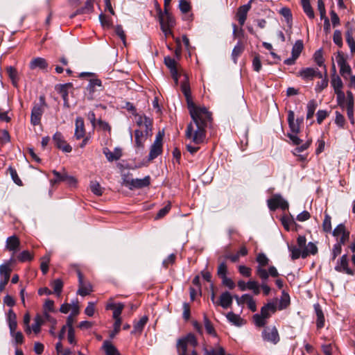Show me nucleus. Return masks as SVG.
<instances>
[{
	"label": "nucleus",
	"mask_w": 355,
	"mask_h": 355,
	"mask_svg": "<svg viewBox=\"0 0 355 355\" xmlns=\"http://www.w3.org/2000/svg\"><path fill=\"white\" fill-rule=\"evenodd\" d=\"M11 336L15 339L17 344H21L24 342V336L21 331L10 332Z\"/></svg>",
	"instance_id": "052dcab7"
},
{
	"label": "nucleus",
	"mask_w": 355,
	"mask_h": 355,
	"mask_svg": "<svg viewBox=\"0 0 355 355\" xmlns=\"http://www.w3.org/2000/svg\"><path fill=\"white\" fill-rule=\"evenodd\" d=\"M135 120L137 125L141 128L140 130H144L146 135H148L149 132L151 130V119L146 116L137 115Z\"/></svg>",
	"instance_id": "4468645a"
},
{
	"label": "nucleus",
	"mask_w": 355,
	"mask_h": 355,
	"mask_svg": "<svg viewBox=\"0 0 355 355\" xmlns=\"http://www.w3.org/2000/svg\"><path fill=\"white\" fill-rule=\"evenodd\" d=\"M17 259L21 262H25L33 259V255L28 250L21 252L18 256Z\"/></svg>",
	"instance_id": "5fc2aeb1"
},
{
	"label": "nucleus",
	"mask_w": 355,
	"mask_h": 355,
	"mask_svg": "<svg viewBox=\"0 0 355 355\" xmlns=\"http://www.w3.org/2000/svg\"><path fill=\"white\" fill-rule=\"evenodd\" d=\"M44 106H46L45 98L44 96H40V104L35 105L31 112V120L34 125H38L40 123Z\"/></svg>",
	"instance_id": "0eeeda50"
},
{
	"label": "nucleus",
	"mask_w": 355,
	"mask_h": 355,
	"mask_svg": "<svg viewBox=\"0 0 355 355\" xmlns=\"http://www.w3.org/2000/svg\"><path fill=\"white\" fill-rule=\"evenodd\" d=\"M103 153L109 162L116 161L122 156V152L120 148H115L112 152L105 148L103 149Z\"/></svg>",
	"instance_id": "b1692460"
},
{
	"label": "nucleus",
	"mask_w": 355,
	"mask_h": 355,
	"mask_svg": "<svg viewBox=\"0 0 355 355\" xmlns=\"http://www.w3.org/2000/svg\"><path fill=\"white\" fill-rule=\"evenodd\" d=\"M53 173L55 176V179L54 180H51L52 183L65 182L68 185L75 187L78 182L77 179L75 177L69 175L65 172L60 173L56 171H53Z\"/></svg>",
	"instance_id": "6e6552de"
},
{
	"label": "nucleus",
	"mask_w": 355,
	"mask_h": 355,
	"mask_svg": "<svg viewBox=\"0 0 355 355\" xmlns=\"http://www.w3.org/2000/svg\"><path fill=\"white\" fill-rule=\"evenodd\" d=\"M164 64L170 69L172 78L174 80L175 85H177L178 84L179 73L177 69L176 61L173 58L168 56L164 58Z\"/></svg>",
	"instance_id": "f8f14e48"
},
{
	"label": "nucleus",
	"mask_w": 355,
	"mask_h": 355,
	"mask_svg": "<svg viewBox=\"0 0 355 355\" xmlns=\"http://www.w3.org/2000/svg\"><path fill=\"white\" fill-rule=\"evenodd\" d=\"M198 345L196 336L192 334H189L186 336L179 338L177 341V352L178 355H189L187 353V347H195ZM191 355H198L196 350H193Z\"/></svg>",
	"instance_id": "f03ea898"
},
{
	"label": "nucleus",
	"mask_w": 355,
	"mask_h": 355,
	"mask_svg": "<svg viewBox=\"0 0 355 355\" xmlns=\"http://www.w3.org/2000/svg\"><path fill=\"white\" fill-rule=\"evenodd\" d=\"M51 286L53 287L56 295L60 297L63 288V282L62 280L60 279H56L51 283Z\"/></svg>",
	"instance_id": "4c0bfd02"
},
{
	"label": "nucleus",
	"mask_w": 355,
	"mask_h": 355,
	"mask_svg": "<svg viewBox=\"0 0 355 355\" xmlns=\"http://www.w3.org/2000/svg\"><path fill=\"white\" fill-rule=\"evenodd\" d=\"M55 349L58 355H70L71 354V352L69 349L63 347L60 341L56 344Z\"/></svg>",
	"instance_id": "8fccbe9b"
},
{
	"label": "nucleus",
	"mask_w": 355,
	"mask_h": 355,
	"mask_svg": "<svg viewBox=\"0 0 355 355\" xmlns=\"http://www.w3.org/2000/svg\"><path fill=\"white\" fill-rule=\"evenodd\" d=\"M8 171L10 172V176L14 181V182L17 184L18 186H22V182L20 180L19 177L18 176V174L15 168L10 166L8 168Z\"/></svg>",
	"instance_id": "864d4df0"
},
{
	"label": "nucleus",
	"mask_w": 355,
	"mask_h": 355,
	"mask_svg": "<svg viewBox=\"0 0 355 355\" xmlns=\"http://www.w3.org/2000/svg\"><path fill=\"white\" fill-rule=\"evenodd\" d=\"M171 208V203L168 202L164 207H163L158 211L157 216H155V219H159L166 216L170 211Z\"/></svg>",
	"instance_id": "13d9d810"
},
{
	"label": "nucleus",
	"mask_w": 355,
	"mask_h": 355,
	"mask_svg": "<svg viewBox=\"0 0 355 355\" xmlns=\"http://www.w3.org/2000/svg\"><path fill=\"white\" fill-rule=\"evenodd\" d=\"M289 251L291 252V257L293 260L302 257L303 249L295 246H289Z\"/></svg>",
	"instance_id": "79ce46f5"
},
{
	"label": "nucleus",
	"mask_w": 355,
	"mask_h": 355,
	"mask_svg": "<svg viewBox=\"0 0 355 355\" xmlns=\"http://www.w3.org/2000/svg\"><path fill=\"white\" fill-rule=\"evenodd\" d=\"M334 42L339 47L343 46V38L341 32L339 30H336L333 35Z\"/></svg>",
	"instance_id": "4d7b16f0"
},
{
	"label": "nucleus",
	"mask_w": 355,
	"mask_h": 355,
	"mask_svg": "<svg viewBox=\"0 0 355 355\" xmlns=\"http://www.w3.org/2000/svg\"><path fill=\"white\" fill-rule=\"evenodd\" d=\"M335 270L340 272H345L353 275L354 271L348 267V260L347 255H343L335 266Z\"/></svg>",
	"instance_id": "dca6fc26"
},
{
	"label": "nucleus",
	"mask_w": 355,
	"mask_h": 355,
	"mask_svg": "<svg viewBox=\"0 0 355 355\" xmlns=\"http://www.w3.org/2000/svg\"><path fill=\"white\" fill-rule=\"evenodd\" d=\"M317 107H318V104L315 100H311V101H309V103L307 104V114H306L307 119H310L313 116Z\"/></svg>",
	"instance_id": "ea45409f"
},
{
	"label": "nucleus",
	"mask_w": 355,
	"mask_h": 355,
	"mask_svg": "<svg viewBox=\"0 0 355 355\" xmlns=\"http://www.w3.org/2000/svg\"><path fill=\"white\" fill-rule=\"evenodd\" d=\"M346 41L350 48L351 51H355V41L352 34L349 31H347L346 33Z\"/></svg>",
	"instance_id": "e2e57ef3"
},
{
	"label": "nucleus",
	"mask_w": 355,
	"mask_h": 355,
	"mask_svg": "<svg viewBox=\"0 0 355 355\" xmlns=\"http://www.w3.org/2000/svg\"><path fill=\"white\" fill-rule=\"evenodd\" d=\"M148 135H146L144 130H136L135 131V145L138 148H143L144 144L146 140V137Z\"/></svg>",
	"instance_id": "bb28decb"
},
{
	"label": "nucleus",
	"mask_w": 355,
	"mask_h": 355,
	"mask_svg": "<svg viewBox=\"0 0 355 355\" xmlns=\"http://www.w3.org/2000/svg\"><path fill=\"white\" fill-rule=\"evenodd\" d=\"M159 22L162 31L166 35L171 33V28L175 25V19L168 12V8L164 9V13L159 15Z\"/></svg>",
	"instance_id": "39448f33"
},
{
	"label": "nucleus",
	"mask_w": 355,
	"mask_h": 355,
	"mask_svg": "<svg viewBox=\"0 0 355 355\" xmlns=\"http://www.w3.org/2000/svg\"><path fill=\"white\" fill-rule=\"evenodd\" d=\"M258 266L256 267V273L261 280L268 279V273L264 267L268 264L269 259L263 253H259L257 256Z\"/></svg>",
	"instance_id": "423d86ee"
},
{
	"label": "nucleus",
	"mask_w": 355,
	"mask_h": 355,
	"mask_svg": "<svg viewBox=\"0 0 355 355\" xmlns=\"http://www.w3.org/2000/svg\"><path fill=\"white\" fill-rule=\"evenodd\" d=\"M276 304L274 302H268L264 305L261 309V313L253 316L255 324L259 327H263L266 324V320L276 311Z\"/></svg>",
	"instance_id": "7ed1b4c3"
},
{
	"label": "nucleus",
	"mask_w": 355,
	"mask_h": 355,
	"mask_svg": "<svg viewBox=\"0 0 355 355\" xmlns=\"http://www.w3.org/2000/svg\"><path fill=\"white\" fill-rule=\"evenodd\" d=\"M162 152V144L153 143L151 146L149 153V159L152 160L156 158Z\"/></svg>",
	"instance_id": "473e14b6"
},
{
	"label": "nucleus",
	"mask_w": 355,
	"mask_h": 355,
	"mask_svg": "<svg viewBox=\"0 0 355 355\" xmlns=\"http://www.w3.org/2000/svg\"><path fill=\"white\" fill-rule=\"evenodd\" d=\"M78 290L77 294L81 296H86L92 292V286L90 283L85 282L83 280V275L80 272H78Z\"/></svg>",
	"instance_id": "9b49d317"
},
{
	"label": "nucleus",
	"mask_w": 355,
	"mask_h": 355,
	"mask_svg": "<svg viewBox=\"0 0 355 355\" xmlns=\"http://www.w3.org/2000/svg\"><path fill=\"white\" fill-rule=\"evenodd\" d=\"M7 73L8 74L9 78H10L12 85L15 87H17L18 85V73L17 69L13 67H8L6 68Z\"/></svg>",
	"instance_id": "c9c22d12"
},
{
	"label": "nucleus",
	"mask_w": 355,
	"mask_h": 355,
	"mask_svg": "<svg viewBox=\"0 0 355 355\" xmlns=\"http://www.w3.org/2000/svg\"><path fill=\"white\" fill-rule=\"evenodd\" d=\"M29 67L32 70L35 69H40L44 70L48 67V63L44 58L37 57V58H33L31 61V62L29 64Z\"/></svg>",
	"instance_id": "a878e982"
},
{
	"label": "nucleus",
	"mask_w": 355,
	"mask_h": 355,
	"mask_svg": "<svg viewBox=\"0 0 355 355\" xmlns=\"http://www.w3.org/2000/svg\"><path fill=\"white\" fill-rule=\"evenodd\" d=\"M244 51V45L243 44L239 41L237 42L236 45L234 47L232 52V58L234 63L237 62L238 58L241 55V53Z\"/></svg>",
	"instance_id": "2f4dec72"
},
{
	"label": "nucleus",
	"mask_w": 355,
	"mask_h": 355,
	"mask_svg": "<svg viewBox=\"0 0 355 355\" xmlns=\"http://www.w3.org/2000/svg\"><path fill=\"white\" fill-rule=\"evenodd\" d=\"M331 216L325 213L324 218L322 223V229L325 232H331Z\"/></svg>",
	"instance_id": "49530a36"
},
{
	"label": "nucleus",
	"mask_w": 355,
	"mask_h": 355,
	"mask_svg": "<svg viewBox=\"0 0 355 355\" xmlns=\"http://www.w3.org/2000/svg\"><path fill=\"white\" fill-rule=\"evenodd\" d=\"M331 86L334 89V92L338 91H343L342 88L343 87V84L340 78L337 75H333L331 81Z\"/></svg>",
	"instance_id": "e433bc0d"
},
{
	"label": "nucleus",
	"mask_w": 355,
	"mask_h": 355,
	"mask_svg": "<svg viewBox=\"0 0 355 355\" xmlns=\"http://www.w3.org/2000/svg\"><path fill=\"white\" fill-rule=\"evenodd\" d=\"M20 245L19 239L16 236H12L6 239V248L8 250L15 253Z\"/></svg>",
	"instance_id": "393cba45"
},
{
	"label": "nucleus",
	"mask_w": 355,
	"mask_h": 355,
	"mask_svg": "<svg viewBox=\"0 0 355 355\" xmlns=\"http://www.w3.org/2000/svg\"><path fill=\"white\" fill-rule=\"evenodd\" d=\"M179 8L182 12H188L191 9L189 0H180L179 3Z\"/></svg>",
	"instance_id": "6e6d98bb"
},
{
	"label": "nucleus",
	"mask_w": 355,
	"mask_h": 355,
	"mask_svg": "<svg viewBox=\"0 0 355 355\" xmlns=\"http://www.w3.org/2000/svg\"><path fill=\"white\" fill-rule=\"evenodd\" d=\"M103 89V87L102 85V82L100 79L94 78L89 79V83L87 86V90L89 91L91 98H93V96L95 92L102 91Z\"/></svg>",
	"instance_id": "412c9836"
},
{
	"label": "nucleus",
	"mask_w": 355,
	"mask_h": 355,
	"mask_svg": "<svg viewBox=\"0 0 355 355\" xmlns=\"http://www.w3.org/2000/svg\"><path fill=\"white\" fill-rule=\"evenodd\" d=\"M123 184L130 189H142L148 187L150 184V177L147 175L144 178L131 179L127 176L123 178Z\"/></svg>",
	"instance_id": "20e7f679"
},
{
	"label": "nucleus",
	"mask_w": 355,
	"mask_h": 355,
	"mask_svg": "<svg viewBox=\"0 0 355 355\" xmlns=\"http://www.w3.org/2000/svg\"><path fill=\"white\" fill-rule=\"evenodd\" d=\"M345 120L342 114H340L339 112H336V119H335V123L340 128H343L345 124Z\"/></svg>",
	"instance_id": "0e129e2a"
},
{
	"label": "nucleus",
	"mask_w": 355,
	"mask_h": 355,
	"mask_svg": "<svg viewBox=\"0 0 355 355\" xmlns=\"http://www.w3.org/2000/svg\"><path fill=\"white\" fill-rule=\"evenodd\" d=\"M208 354L209 355H225V352L222 347L218 346L216 349L208 350Z\"/></svg>",
	"instance_id": "774afa93"
},
{
	"label": "nucleus",
	"mask_w": 355,
	"mask_h": 355,
	"mask_svg": "<svg viewBox=\"0 0 355 355\" xmlns=\"http://www.w3.org/2000/svg\"><path fill=\"white\" fill-rule=\"evenodd\" d=\"M12 261L13 259H10L8 262L0 265V277L1 279L9 281L12 272L11 264Z\"/></svg>",
	"instance_id": "4be33fe9"
},
{
	"label": "nucleus",
	"mask_w": 355,
	"mask_h": 355,
	"mask_svg": "<svg viewBox=\"0 0 355 355\" xmlns=\"http://www.w3.org/2000/svg\"><path fill=\"white\" fill-rule=\"evenodd\" d=\"M50 262V257L49 255L44 256L41 259L40 268L43 274H46L49 270V264Z\"/></svg>",
	"instance_id": "09e8293b"
},
{
	"label": "nucleus",
	"mask_w": 355,
	"mask_h": 355,
	"mask_svg": "<svg viewBox=\"0 0 355 355\" xmlns=\"http://www.w3.org/2000/svg\"><path fill=\"white\" fill-rule=\"evenodd\" d=\"M232 301L233 297L230 293L226 291L220 295L219 300L216 302V305L220 306L223 309H228L232 306Z\"/></svg>",
	"instance_id": "a211bd4d"
},
{
	"label": "nucleus",
	"mask_w": 355,
	"mask_h": 355,
	"mask_svg": "<svg viewBox=\"0 0 355 355\" xmlns=\"http://www.w3.org/2000/svg\"><path fill=\"white\" fill-rule=\"evenodd\" d=\"M346 232L345 227L343 224H340L336 226V227L333 231V235L339 238L340 235L343 234Z\"/></svg>",
	"instance_id": "680f3d73"
},
{
	"label": "nucleus",
	"mask_w": 355,
	"mask_h": 355,
	"mask_svg": "<svg viewBox=\"0 0 355 355\" xmlns=\"http://www.w3.org/2000/svg\"><path fill=\"white\" fill-rule=\"evenodd\" d=\"M248 290L253 292L254 295H259L260 293V286L257 282L254 280H250L248 282Z\"/></svg>",
	"instance_id": "de8ad7c7"
},
{
	"label": "nucleus",
	"mask_w": 355,
	"mask_h": 355,
	"mask_svg": "<svg viewBox=\"0 0 355 355\" xmlns=\"http://www.w3.org/2000/svg\"><path fill=\"white\" fill-rule=\"evenodd\" d=\"M299 73L300 76L304 79H312L316 76H318L319 78L322 77V75L320 72H318L316 69L311 67L303 69Z\"/></svg>",
	"instance_id": "cd10ccee"
},
{
	"label": "nucleus",
	"mask_w": 355,
	"mask_h": 355,
	"mask_svg": "<svg viewBox=\"0 0 355 355\" xmlns=\"http://www.w3.org/2000/svg\"><path fill=\"white\" fill-rule=\"evenodd\" d=\"M75 133L74 137L76 139H80L85 136V128L84 120L81 117H77L75 122Z\"/></svg>",
	"instance_id": "6ab92c4d"
},
{
	"label": "nucleus",
	"mask_w": 355,
	"mask_h": 355,
	"mask_svg": "<svg viewBox=\"0 0 355 355\" xmlns=\"http://www.w3.org/2000/svg\"><path fill=\"white\" fill-rule=\"evenodd\" d=\"M54 302L51 300H46L43 305V312L54 313Z\"/></svg>",
	"instance_id": "603ef678"
},
{
	"label": "nucleus",
	"mask_w": 355,
	"mask_h": 355,
	"mask_svg": "<svg viewBox=\"0 0 355 355\" xmlns=\"http://www.w3.org/2000/svg\"><path fill=\"white\" fill-rule=\"evenodd\" d=\"M335 94H336L338 105L343 107L345 101V93L343 91H338L336 92Z\"/></svg>",
	"instance_id": "338daca9"
},
{
	"label": "nucleus",
	"mask_w": 355,
	"mask_h": 355,
	"mask_svg": "<svg viewBox=\"0 0 355 355\" xmlns=\"http://www.w3.org/2000/svg\"><path fill=\"white\" fill-rule=\"evenodd\" d=\"M89 187L92 192L94 194L98 196H100L103 194V189L97 181H91Z\"/></svg>",
	"instance_id": "c03bdc74"
},
{
	"label": "nucleus",
	"mask_w": 355,
	"mask_h": 355,
	"mask_svg": "<svg viewBox=\"0 0 355 355\" xmlns=\"http://www.w3.org/2000/svg\"><path fill=\"white\" fill-rule=\"evenodd\" d=\"M148 320V318L146 315L141 317L139 321L135 322L131 334L140 335Z\"/></svg>",
	"instance_id": "c85d7f7f"
},
{
	"label": "nucleus",
	"mask_w": 355,
	"mask_h": 355,
	"mask_svg": "<svg viewBox=\"0 0 355 355\" xmlns=\"http://www.w3.org/2000/svg\"><path fill=\"white\" fill-rule=\"evenodd\" d=\"M303 119H297L295 121L294 112L290 110L288 112V122L291 131L293 133L297 134L300 131V124L302 123Z\"/></svg>",
	"instance_id": "2eb2a0df"
},
{
	"label": "nucleus",
	"mask_w": 355,
	"mask_h": 355,
	"mask_svg": "<svg viewBox=\"0 0 355 355\" xmlns=\"http://www.w3.org/2000/svg\"><path fill=\"white\" fill-rule=\"evenodd\" d=\"M336 60L338 66L340 67V73L341 76L345 78L346 76L350 75L352 69L345 58L339 53L336 58Z\"/></svg>",
	"instance_id": "f3484780"
},
{
	"label": "nucleus",
	"mask_w": 355,
	"mask_h": 355,
	"mask_svg": "<svg viewBox=\"0 0 355 355\" xmlns=\"http://www.w3.org/2000/svg\"><path fill=\"white\" fill-rule=\"evenodd\" d=\"M302 6H303L304 12L306 14V15L310 19H313L315 17L314 12H313V8L309 3V0H302Z\"/></svg>",
	"instance_id": "37998d69"
},
{
	"label": "nucleus",
	"mask_w": 355,
	"mask_h": 355,
	"mask_svg": "<svg viewBox=\"0 0 355 355\" xmlns=\"http://www.w3.org/2000/svg\"><path fill=\"white\" fill-rule=\"evenodd\" d=\"M239 272L245 277H250L252 273V270L250 268L247 267L243 265H241L239 266Z\"/></svg>",
	"instance_id": "69168bd1"
},
{
	"label": "nucleus",
	"mask_w": 355,
	"mask_h": 355,
	"mask_svg": "<svg viewBox=\"0 0 355 355\" xmlns=\"http://www.w3.org/2000/svg\"><path fill=\"white\" fill-rule=\"evenodd\" d=\"M303 42L302 40H297L294 44L292 49V55L294 58H297L303 49Z\"/></svg>",
	"instance_id": "58836bf2"
},
{
	"label": "nucleus",
	"mask_w": 355,
	"mask_h": 355,
	"mask_svg": "<svg viewBox=\"0 0 355 355\" xmlns=\"http://www.w3.org/2000/svg\"><path fill=\"white\" fill-rule=\"evenodd\" d=\"M318 252L316 245L312 242H309L303 249L302 258H306L310 254H315Z\"/></svg>",
	"instance_id": "f704fd0d"
},
{
	"label": "nucleus",
	"mask_w": 355,
	"mask_h": 355,
	"mask_svg": "<svg viewBox=\"0 0 355 355\" xmlns=\"http://www.w3.org/2000/svg\"><path fill=\"white\" fill-rule=\"evenodd\" d=\"M8 323L10 332H14L17 327V315L14 311L10 309L8 313Z\"/></svg>",
	"instance_id": "7c9ffc66"
},
{
	"label": "nucleus",
	"mask_w": 355,
	"mask_h": 355,
	"mask_svg": "<svg viewBox=\"0 0 355 355\" xmlns=\"http://www.w3.org/2000/svg\"><path fill=\"white\" fill-rule=\"evenodd\" d=\"M187 107L193 123L188 125L186 137L195 144H200L205 138V127L211 119V113L205 107L197 106L195 103Z\"/></svg>",
	"instance_id": "f257e3e1"
},
{
	"label": "nucleus",
	"mask_w": 355,
	"mask_h": 355,
	"mask_svg": "<svg viewBox=\"0 0 355 355\" xmlns=\"http://www.w3.org/2000/svg\"><path fill=\"white\" fill-rule=\"evenodd\" d=\"M250 2L245 5L241 6L238 8L236 12V17L241 26H243L245 24V20L247 19L248 12L250 10Z\"/></svg>",
	"instance_id": "aec40b11"
},
{
	"label": "nucleus",
	"mask_w": 355,
	"mask_h": 355,
	"mask_svg": "<svg viewBox=\"0 0 355 355\" xmlns=\"http://www.w3.org/2000/svg\"><path fill=\"white\" fill-rule=\"evenodd\" d=\"M228 321L236 326H241L243 323V320L239 315L235 314L233 312H229L226 315Z\"/></svg>",
	"instance_id": "72a5a7b5"
},
{
	"label": "nucleus",
	"mask_w": 355,
	"mask_h": 355,
	"mask_svg": "<svg viewBox=\"0 0 355 355\" xmlns=\"http://www.w3.org/2000/svg\"><path fill=\"white\" fill-rule=\"evenodd\" d=\"M103 347L107 355H120L116 348L107 341L104 343Z\"/></svg>",
	"instance_id": "a18cd8bd"
},
{
	"label": "nucleus",
	"mask_w": 355,
	"mask_h": 355,
	"mask_svg": "<svg viewBox=\"0 0 355 355\" xmlns=\"http://www.w3.org/2000/svg\"><path fill=\"white\" fill-rule=\"evenodd\" d=\"M53 140L55 145L62 151L65 153H70L71 151V147L67 144L60 132H55L53 137Z\"/></svg>",
	"instance_id": "ddd939ff"
},
{
	"label": "nucleus",
	"mask_w": 355,
	"mask_h": 355,
	"mask_svg": "<svg viewBox=\"0 0 355 355\" xmlns=\"http://www.w3.org/2000/svg\"><path fill=\"white\" fill-rule=\"evenodd\" d=\"M204 325L207 334L215 337L217 336L213 324L206 315L204 316Z\"/></svg>",
	"instance_id": "a19ab883"
},
{
	"label": "nucleus",
	"mask_w": 355,
	"mask_h": 355,
	"mask_svg": "<svg viewBox=\"0 0 355 355\" xmlns=\"http://www.w3.org/2000/svg\"><path fill=\"white\" fill-rule=\"evenodd\" d=\"M124 308V304L122 303H118L117 306L113 309V318L118 319L121 318L120 315Z\"/></svg>",
	"instance_id": "bf43d9fd"
},
{
	"label": "nucleus",
	"mask_w": 355,
	"mask_h": 355,
	"mask_svg": "<svg viewBox=\"0 0 355 355\" xmlns=\"http://www.w3.org/2000/svg\"><path fill=\"white\" fill-rule=\"evenodd\" d=\"M181 90L185 96L187 107L193 104L194 102L191 97L190 87L187 81V76H184V81L181 84Z\"/></svg>",
	"instance_id": "5701e85b"
},
{
	"label": "nucleus",
	"mask_w": 355,
	"mask_h": 355,
	"mask_svg": "<svg viewBox=\"0 0 355 355\" xmlns=\"http://www.w3.org/2000/svg\"><path fill=\"white\" fill-rule=\"evenodd\" d=\"M314 309L317 316L316 325L318 329H321L324 325V317L319 304H314Z\"/></svg>",
	"instance_id": "c756f323"
},
{
	"label": "nucleus",
	"mask_w": 355,
	"mask_h": 355,
	"mask_svg": "<svg viewBox=\"0 0 355 355\" xmlns=\"http://www.w3.org/2000/svg\"><path fill=\"white\" fill-rule=\"evenodd\" d=\"M262 337L264 340L277 344L279 341V336L276 327L266 328L262 332Z\"/></svg>",
	"instance_id": "9d476101"
},
{
	"label": "nucleus",
	"mask_w": 355,
	"mask_h": 355,
	"mask_svg": "<svg viewBox=\"0 0 355 355\" xmlns=\"http://www.w3.org/2000/svg\"><path fill=\"white\" fill-rule=\"evenodd\" d=\"M31 321V315L28 313H26L24 315V331L26 334L30 335L31 334V328L29 324Z\"/></svg>",
	"instance_id": "3c124183"
},
{
	"label": "nucleus",
	"mask_w": 355,
	"mask_h": 355,
	"mask_svg": "<svg viewBox=\"0 0 355 355\" xmlns=\"http://www.w3.org/2000/svg\"><path fill=\"white\" fill-rule=\"evenodd\" d=\"M268 205L271 210H275L277 208L286 209L288 207V202L280 195H275L268 200Z\"/></svg>",
	"instance_id": "1a4fd4ad"
}]
</instances>
